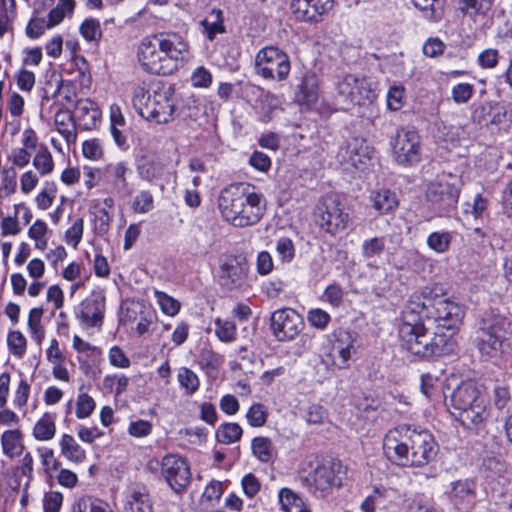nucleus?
<instances>
[{
  "mask_svg": "<svg viewBox=\"0 0 512 512\" xmlns=\"http://www.w3.org/2000/svg\"><path fill=\"white\" fill-rule=\"evenodd\" d=\"M383 451L392 464L422 467L435 458L437 444L428 430L402 425L387 432L383 439Z\"/></svg>",
  "mask_w": 512,
  "mask_h": 512,
  "instance_id": "1",
  "label": "nucleus"
},
{
  "mask_svg": "<svg viewBox=\"0 0 512 512\" xmlns=\"http://www.w3.org/2000/svg\"><path fill=\"white\" fill-rule=\"evenodd\" d=\"M401 347L411 354L423 359L452 354L456 341L451 335L435 332L429 333L422 317L409 309L407 301L402 311V323L398 329Z\"/></svg>",
  "mask_w": 512,
  "mask_h": 512,
  "instance_id": "2",
  "label": "nucleus"
},
{
  "mask_svg": "<svg viewBox=\"0 0 512 512\" xmlns=\"http://www.w3.org/2000/svg\"><path fill=\"white\" fill-rule=\"evenodd\" d=\"M188 52V45L176 33H157L144 37L137 50L143 70L151 74L168 75L178 66V61Z\"/></svg>",
  "mask_w": 512,
  "mask_h": 512,
  "instance_id": "3",
  "label": "nucleus"
},
{
  "mask_svg": "<svg viewBox=\"0 0 512 512\" xmlns=\"http://www.w3.org/2000/svg\"><path fill=\"white\" fill-rule=\"evenodd\" d=\"M218 207L225 221L240 228L257 224L265 211L262 196L255 186L248 183L223 188L218 197Z\"/></svg>",
  "mask_w": 512,
  "mask_h": 512,
  "instance_id": "4",
  "label": "nucleus"
},
{
  "mask_svg": "<svg viewBox=\"0 0 512 512\" xmlns=\"http://www.w3.org/2000/svg\"><path fill=\"white\" fill-rule=\"evenodd\" d=\"M442 294L439 286L424 287L410 296L409 309L416 311L423 320H432L438 329H446L453 337L464 317V309L458 303L443 298Z\"/></svg>",
  "mask_w": 512,
  "mask_h": 512,
  "instance_id": "5",
  "label": "nucleus"
},
{
  "mask_svg": "<svg viewBox=\"0 0 512 512\" xmlns=\"http://www.w3.org/2000/svg\"><path fill=\"white\" fill-rule=\"evenodd\" d=\"M512 323L504 315L486 312L474 332L473 345L483 361L499 360L510 347Z\"/></svg>",
  "mask_w": 512,
  "mask_h": 512,
  "instance_id": "6",
  "label": "nucleus"
},
{
  "mask_svg": "<svg viewBox=\"0 0 512 512\" xmlns=\"http://www.w3.org/2000/svg\"><path fill=\"white\" fill-rule=\"evenodd\" d=\"M132 103L136 111L145 119L157 123H168L173 119L176 98L173 85L162 84L151 94L144 86L133 90Z\"/></svg>",
  "mask_w": 512,
  "mask_h": 512,
  "instance_id": "7",
  "label": "nucleus"
},
{
  "mask_svg": "<svg viewBox=\"0 0 512 512\" xmlns=\"http://www.w3.org/2000/svg\"><path fill=\"white\" fill-rule=\"evenodd\" d=\"M451 414L465 428L478 427L486 418V403L477 384L465 381L459 384L449 398Z\"/></svg>",
  "mask_w": 512,
  "mask_h": 512,
  "instance_id": "8",
  "label": "nucleus"
},
{
  "mask_svg": "<svg viewBox=\"0 0 512 512\" xmlns=\"http://www.w3.org/2000/svg\"><path fill=\"white\" fill-rule=\"evenodd\" d=\"M345 467L339 460L329 459L310 465L309 470L303 469L299 481L304 488L317 498L328 496L334 488L342 486Z\"/></svg>",
  "mask_w": 512,
  "mask_h": 512,
  "instance_id": "9",
  "label": "nucleus"
},
{
  "mask_svg": "<svg viewBox=\"0 0 512 512\" xmlns=\"http://www.w3.org/2000/svg\"><path fill=\"white\" fill-rule=\"evenodd\" d=\"M350 221L349 208L339 196H326L317 204L315 222L322 231L336 235L345 231Z\"/></svg>",
  "mask_w": 512,
  "mask_h": 512,
  "instance_id": "10",
  "label": "nucleus"
},
{
  "mask_svg": "<svg viewBox=\"0 0 512 512\" xmlns=\"http://www.w3.org/2000/svg\"><path fill=\"white\" fill-rule=\"evenodd\" d=\"M336 97L344 109L370 105L377 98L372 82L365 76L346 74L336 83Z\"/></svg>",
  "mask_w": 512,
  "mask_h": 512,
  "instance_id": "11",
  "label": "nucleus"
},
{
  "mask_svg": "<svg viewBox=\"0 0 512 512\" xmlns=\"http://www.w3.org/2000/svg\"><path fill=\"white\" fill-rule=\"evenodd\" d=\"M289 56L274 46L262 48L255 57V70L264 79L283 81L290 72Z\"/></svg>",
  "mask_w": 512,
  "mask_h": 512,
  "instance_id": "12",
  "label": "nucleus"
},
{
  "mask_svg": "<svg viewBox=\"0 0 512 512\" xmlns=\"http://www.w3.org/2000/svg\"><path fill=\"white\" fill-rule=\"evenodd\" d=\"M395 161L401 165H413L420 161V136L414 129L401 128L391 140Z\"/></svg>",
  "mask_w": 512,
  "mask_h": 512,
  "instance_id": "13",
  "label": "nucleus"
},
{
  "mask_svg": "<svg viewBox=\"0 0 512 512\" xmlns=\"http://www.w3.org/2000/svg\"><path fill=\"white\" fill-rule=\"evenodd\" d=\"M219 284L227 291L240 290L246 283L249 265L243 255H226L221 259Z\"/></svg>",
  "mask_w": 512,
  "mask_h": 512,
  "instance_id": "14",
  "label": "nucleus"
},
{
  "mask_svg": "<svg viewBox=\"0 0 512 512\" xmlns=\"http://www.w3.org/2000/svg\"><path fill=\"white\" fill-rule=\"evenodd\" d=\"M355 342V332L342 328L335 330L330 351L322 356V363L339 369L347 367L351 355L356 351Z\"/></svg>",
  "mask_w": 512,
  "mask_h": 512,
  "instance_id": "15",
  "label": "nucleus"
},
{
  "mask_svg": "<svg viewBox=\"0 0 512 512\" xmlns=\"http://www.w3.org/2000/svg\"><path fill=\"white\" fill-rule=\"evenodd\" d=\"M161 473L171 487L177 493H183L190 484V467L183 457L175 454H168L162 458Z\"/></svg>",
  "mask_w": 512,
  "mask_h": 512,
  "instance_id": "16",
  "label": "nucleus"
},
{
  "mask_svg": "<svg viewBox=\"0 0 512 512\" xmlns=\"http://www.w3.org/2000/svg\"><path fill=\"white\" fill-rule=\"evenodd\" d=\"M426 198L439 216H446L456 208L459 189L448 182H433L427 188Z\"/></svg>",
  "mask_w": 512,
  "mask_h": 512,
  "instance_id": "17",
  "label": "nucleus"
},
{
  "mask_svg": "<svg viewBox=\"0 0 512 512\" xmlns=\"http://www.w3.org/2000/svg\"><path fill=\"white\" fill-rule=\"evenodd\" d=\"M271 329L278 341L293 340L303 329V318L291 308L276 310L271 315Z\"/></svg>",
  "mask_w": 512,
  "mask_h": 512,
  "instance_id": "18",
  "label": "nucleus"
},
{
  "mask_svg": "<svg viewBox=\"0 0 512 512\" xmlns=\"http://www.w3.org/2000/svg\"><path fill=\"white\" fill-rule=\"evenodd\" d=\"M338 157L342 164L363 170L371 160V149L363 139L355 137L340 148Z\"/></svg>",
  "mask_w": 512,
  "mask_h": 512,
  "instance_id": "19",
  "label": "nucleus"
},
{
  "mask_svg": "<svg viewBox=\"0 0 512 512\" xmlns=\"http://www.w3.org/2000/svg\"><path fill=\"white\" fill-rule=\"evenodd\" d=\"M334 0H292L291 9L298 20L318 23L332 10Z\"/></svg>",
  "mask_w": 512,
  "mask_h": 512,
  "instance_id": "20",
  "label": "nucleus"
},
{
  "mask_svg": "<svg viewBox=\"0 0 512 512\" xmlns=\"http://www.w3.org/2000/svg\"><path fill=\"white\" fill-rule=\"evenodd\" d=\"M477 484L472 479H462L451 483L449 499L459 512H471L477 502Z\"/></svg>",
  "mask_w": 512,
  "mask_h": 512,
  "instance_id": "21",
  "label": "nucleus"
},
{
  "mask_svg": "<svg viewBox=\"0 0 512 512\" xmlns=\"http://www.w3.org/2000/svg\"><path fill=\"white\" fill-rule=\"evenodd\" d=\"M73 115L76 125L81 130L95 129L101 121V111L97 104L90 99L78 100Z\"/></svg>",
  "mask_w": 512,
  "mask_h": 512,
  "instance_id": "22",
  "label": "nucleus"
},
{
  "mask_svg": "<svg viewBox=\"0 0 512 512\" xmlns=\"http://www.w3.org/2000/svg\"><path fill=\"white\" fill-rule=\"evenodd\" d=\"M506 118L507 110L505 106L500 103H481L472 113L473 121L484 126L501 124L506 121Z\"/></svg>",
  "mask_w": 512,
  "mask_h": 512,
  "instance_id": "23",
  "label": "nucleus"
},
{
  "mask_svg": "<svg viewBox=\"0 0 512 512\" xmlns=\"http://www.w3.org/2000/svg\"><path fill=\"white\" fill-rule=\"evenodd\" d=\"M104 301L91 298L81 302L76 310V316L86 327L101 325L103 319Z\"/></svg>",
  "mask_w": 512,
  "mask_h": 512,
  "instance_id": "24",
  "label": "nucleus"
},
{
  "mask_svg": "<svg viewBox=\"0 0 512 512\" xmlns=\"http://www.w3.org/2000/svg\"><path fill=\"white\" fill-rule=\"evenodd\" d=\"M54 122L58 132L65 138L67 143L76 142V122L73 113L66 107L61 106L55 114Z\"/></svg>",
  "mask_w": 512,
  "mask_h": 512,
  "instance_id": "25",
  "label": "nucleus"
},
{
  "mask_svg": "<svg viewBox=\"0 0 512 512\" xmlns=\"http://www.w3.org/2000/svg\"><path fill=\"white\" fill-rule=\"evenodd\" d=\"M369 198L372 207L379 212V214L393 212L399 205L397 194L385 188L372 191Z\"/></svg>",
  "mask_w": 512,
  "mask_h": 512,
  "instance_id": "26",
  "label": "nucleus"
},
{
  "mask_svg": "<svg viewBox=\"0 0 512 512\" xmlns=\"http://www.w3.org/2000/svg\"><path fill=\"white\" fill-rule=\"evenodd\" d=\"M495 0H458V10L473 21L486 17Z\"/></svg>",
  "mask_w": 512,
  "mask_h": 512,
  "instance_id": "27",
  "label": "nucleus"
},
{
  "mask_svg": "<svg viewBox=\"0 0 512 512\" xmlns=\"http://www.w3.org/2000/svg\"><path fill=\"white\" fill-rule=\"evenodd\" d=\"M297 99L307 105L315 103L318 99V83L315 74L305 73L298 85Z\"/></svg>",
  "mask_w": 512,
  "mask_h": 512,
  "instance_id": "28",
  "label": "nucleus"
},
{
  "mask_svg": "<svg viewBox=\"0 0 512 512\" xmlns=\"http://www.w3.org/2000/svg\"><path fill=\"white\" fill-rule=\"evenodd\" d=\"M60 448L61 454L71 462L82 463L86 459L85 450L69 434L62 435Z\"/></svg>",
  "mask_w": 512,
  "mask_h": 512,
  "instance_id": "29",
  "label": "nucleus"
},
{
  "mask_svg": "<svg viewBox=\"0 0 512 512\" xmlns=\"http://www.w3.org/2000/svg\"><path fill=\"white\" fill-rule=\"evenodd\" d=\"M223 21V12L220 9H213L209 16L201 21L204 32L210 41H213L217 34L225 33Z\"/></svg>",
  "mask_w": 512,
  "mask_h": 512,
  "instance_id": "30",
  "label": "nucleus"
},
{
  "mask_svg": "<svg viewBox=\"0 0 512 512\" xmlns=\"http://www.w3.org/2000/svg\"><path fill=\"white\" fill-rule=\"evenodd\" d=\"M279 502L285 512H310L302 498L289 488L279 491Z\"/></svg>",
  "mask_w": 512,
  "mask_h": 512,
  "instance_id": "31",
  "label": "nucleus"
},
{
  "mask_svg": "<svg viewBox=\"0 0 512 512\" xmlns=\"http://www.w3.org/2000/svg\"><path fill=\"white\" fill-rule=\"evenodd\" d=\"M253 455L262 463L272 461L276 455V451L272 441L267 437H255L251 443Z\"/></svg>",
  "mask_w": 512,
  "mask_h": 512,
  "instance_id": "32",
  "label": "nucleus"
},
{
  "mask_svg": "<svg viewBox=\"0 0 512 512\" xmlns=\"http://www.w3.org/2000/svg\"><path fill=\"white\" fill-rule=\"evenodd\" d=\"M139 176L147 181L159 178L163 172V166L152 157H142L137 165Z\"/></svg>",
  "mask_w": 512,
  "mask_h": 512,
  "instance_id": "33",
  "label": "nucleus"
},
{
  "mask_svg": "<svg viewBox=\"0 0 512 512\" xmlns=\"http://www.w3.org/2000/svg\"><path fill=\"white\" fill-rule=\"evenodd\" d=\"M56 433V426L54 417L45 413L35 424L33 429V436L40 441H47L52 439Z\"/></svg>",
  "mask_w": 512,
  "mask_h": 512,
  "instance_id": "34",
  "label": "nucleus"
},
{
  "mask_svg": "<svg viewBox=\"0 0 512 512\" xmlns=\"http://www.w3.org/2000/svg\"><path fill=\"white\" fill-rule=\"evenodd\" d=\"M72 512H113L109 505L99 498L86 496L80 498L72 508Z\"/></svg>",
  "mask_w": 512,
  "mask_h": 512,
  "instance_id": "35",
  "label": "nucleus"
},
{
  "mask_svg": "<svg viewBox=\"0 0 512 512\" xmlns=\"http://www.w3.org/2000/svg\"><path fill=\"white\" fill-rule=\"evenodd\" d=\"M243 430L237 423H223L216 430V439L223 444H232L239 441Z\"/></svg>",
  "mask_w": 512,
  "mask_h": 512,
  "instance_id": "36",
  "label": "nucleus"
},
{
  "mask_svg": "<svg viewBox=\"0 0 512 512\" xmlns=\"http://www.w3.org/2000/svg\"><path fill=\"white\" fill-rule=\"evenodd\" d=\"M74 7V0H58L56 7H54L48 14V28H52L60 24L67 14L73 13Z\"/></svg>",
  "mask_w": 512,
  "mask_h": 512,
  "instance_id": "37",
  "label": "nucleus"
},
{
  "mask_svg": "<svg viewBox=\"0 0 512 512\" xmlns=\"http://www.w3.org/2000/svg\"><path fill=\"white\" fill-rule=\"evenodd\" d=\"M17 171L14 167L0 168V189L5 196H10L16 192Z\"/></svg>",
  "mask_w": 512,
  "mask_h": 512,
  "instance_id": "38",
  "label": "nucleus"
},
{
  "mask_svg": "<svg viewBox=\"0 0 512 512\" xmlns=\"http://www.w3.org/2000/svg\"><path fill=\"white\" fill-rule=\"evenodd\" d=\"M416 8L423 12L424 18L437 22L442 18V10L437 6L439 0H412Z\"/></svg>",
  "mask_w": 512,
  "mask_h": 512,
  "instance_id": "39",
  "label": "nucleus"
},
{
  "mask_svg": "<svg viewBox=\"0 0 512 512\" xmlns=\"http://www.w3.org/2000/svg\"><path fill=\"white\" fill-rule=\"evenodd\" d=\"M452 241V234L448 231L432 232L427 238V245L436 253L448 251Z\"/></svg>",
  "mask_w": 512,
  "mask_h": 512,
  "instance_id": "40",
  "label": "nucleus"
},
{
  "mask_svg": "<svg viewBox=\"0 0 512 512\" xmlns=\"http://www.w3.org/2000/svg\"><path fill=\"white\" fill-rule=\"evenodd\" d=\"M215 334L222 342H233L236 339V325L232 321L218 318L215 321Z\"/></svg>",
  "mask_w": 512,
  "mask_h": 512,
  "instance_id": "41",
  "label": "nucleus"
},
{
  "mask_svg": "<svg viewBox=\"0 0 512 512\" xmlns=\"http://www.w3.org/2000/svg\"><path fill=\"white\" fill-rule=\"evenodd\" d=\"M7 344L10 352L22 358L26 352L27 340L25 336L18 330L10 331L7 337Z\"/></svg>",
  "mask_w": 512,
  "mask_h": 512,
  "instance_id": "42",
  "label": "nucleus"
},
{
  "mask_svg": "<svg viewBox=\"0 0 512 512\" xmlns=\"http://www.w3.org/2000/svg\"><path fill=\"white\" fill-rule=\"evenodd\" d=\"M21 437V433L19 430H7L2 434L1 442L3 452L9 456L13 457L20 452H17V448L19 446V440Z\"/></svg>",
  "mask_w": 512,
  "mask_h": 512,
  "instance_id": "43",
  "label": "nucleus"
},
{
  "mask_svg": "<svg viewBox=\"0 0 512 512\" xmlns=\"http://www.w3.org/2000/svg\"><path fill=\"white\" fill-rule=\"evenodd\" d=\"M178 380L180 385L186 389V392L189 395L194 394L199 388V379L189 368L183 367L179 370Z\"/></svg>",
  "mask_w": 512,
  "mask_h": 512,
  "instance_id": "44",
  "label": "nucleus"
},
{
  "mask_svg": "<svg viewBox=\"0 0 512 512\" xmlns=\"http://www.w3.org/2000/svg\"><path fill=\"white\" fill-rule=\"evenodd\" d=\"M94 231L98 235H104L110 227L111 217L106 208L94 206Z\"/></svg>",
  "mask_w": 512,
  "mask_h": 512,
  "instance_id": "45",
  "label": "nucleus"
},
{
  "mask_svg": "<svg viewBox=\"0 0 512 512\" xmlns=\"http://www.w3.org/2000/svg\"><path fill=\"white\" fill-rule=\"evenodd\" d=\"M80 34L89 42L99 41L102 36L99 21L93 18L86 19L80 26Z\"/></svg>",
  "mask_w": 512,
  "mask_h": 512,
  "instance_id": "46",
  "label": "nucleus"
},
{
  "mask_svg": "<svg viewBox=\"0 0 512 512\" xmlns=\"http://www.w3.org/2000/svg\"><path fill=\"white\" fill-rule=\"evenodd\" d=\"M33 166L41 175L51 173L54 167L51 153L47 149L39 151L33 158Z\"/></svg>",
  "mask_w": 512,
  "mask_h": 512,
  "instance_id": "47",
  "label": "nucleus"
},
{
  "mask_svg": "<svg viewBox=\"0 0 512 512\" xmlns=\"http://www.w3.org/2000/svg\"><path fill=\"white\" fill-rule=\"evenodd\" d=\"M268 412L261 403L253 404L247 412V420L253 427H261L267 421Z\"/></svg>",
  "mask_w": 512,
  "mask_h": 512,
  "instance_id": "48",
  "label": "nucleus"
},
{
  "mask_svg": "<svg viewBox=\"0 0 512 512\" xmlns=\"http://www.w3.org/2000/svg\"><path fill=\"white\" fill-rule=\"evenodd\" d=\"M473 94L474 86L470 83H458L451 90V97L456 104L467 103Z\"/></svg>",
  "mask_w": 512,
  "mask_h": 512,
  "instance_id": "49",
  "label": "nucleus"
},
{
  "mask_svg": "<svg viewBox=\"0 0 512 512\" xmlns=\"http://www.w3.org/2000/svg\"><path fill=\"white\" fill-rule=\"evenodd\" d=\"M76 416L79 419L89 417L95 409L94 399L86 393H81L78 396L76 403Z\"/></svg>",
  "mask_w": 512,
  "mask_h": 512,
  "instance_id": "50",
  "label": "nucleus"
},
{
  "mask_svg": "<svg viewBox=\"0 0 512 512\" xmlns=\"http://www.w3.org/2000/svg\"><path fill=\"white\" fill-rule=\"evenodd\" d=\"M131 498L130 508L133 512H152L149 495L145 491H134Z\"/></svg>",
  "mask_w": 512,
  "mask_h": 512,
  "instance_id": "51",
  "label": "nucleus"
},
{
  "mask_svg": "<svg viewBox=\"0 0 512 512\" xmlns=\"http://www.w3.org/2000/svg\"><path fill=\"white\" fill-rule=\"evenodd\" d=\"M158 303L162 311L169 316H174L179 312L180 303L173 297L164 292H156Z\"/></svg>",
  "mask_w": 512,
  "mask_h": 512,
  "instance_id": "52",
  "label": "nucleus"
},
{
  "mask_svg": "<svg viewBox=\"0 0 512 512\" xmlns=\"http://www.w3.org/2000/svg\"><path fill=\"white\" fill-rule=\"evenodd\" d=\"M133 209L137 213H147L153 209V196L149 191H141L133 201Z\"/></svg>",
  "mask_w": 512,
  "mask_h": 512,
  "instance_id": "53",
  "label": "nucleus"
},
{
  "mask_svg": "<svg viewBox=\"0 0 512 512\" xmlns=\"http://www.w3.org/2000/svg\"><path fill=\"white\" fill-rule=\"evenodd\" d=\"M439 377L433 373H424L420 379V391L426 398H431L437 390Z\"/></svg>",
  "mask_w": 512,
  "mask_h": 512,
  "instance_id": "54",
  "label": "nucleus"
},
{
  "mask_svg": "<svg viewBox=\"0 0 512 512\" xmlns=\"http://www.w3.org/2000/svg\"><path fill=\"white\" fill-rule=\"evenodd\" d=\"M385 248L384 238L374 237L363 243V255L366 258L379 256Z\"/></svg>",
  "mask_w": 512,
  "mask_h": 512,
  "instance_id": "55",
  "label": "nucleus"
},
{
  "mask_svg": "<svg viewBox=\"0 0 512 512\" xmlns=\"http://www.w3.org/2000/svg\"><path fill=\"white\" fill-rule=\"evenodd\" d=\"M191 82L194 87L207 88L212 83V75L204 66H199L192 73Z\"/></svg>",
  "mask_w": 512,
  "mask_h": 512,
  "instance_id": "56",
  "label": "nucleus"
},
{
  "mask_svg": "<svg viewBox=\"0 0 512 512\" xmlns=\"http://www.w3.org/2000/svg\"><path fill=\"white\" fill-rule=\"evenodd\" d=\"M129 171V168L126 166L124 162H117L114 164H109L107 166V173L112 176L116 181H118L122 188H127L128 183L126 180V173Z\"/></svg>",
  "mask_w": 512,
  "mask_h": 512,
  "instance_id": "57",
  "label": "nucleus"
},
{
  "mask_svg": "<svg viewBox=\"0 0 512 512\" xmlns=\"http://www.w3.org/2000/svg\"><path fill=\"white\" fill-rule=\"evenodd\" d=\"M84 222L82 218H78L75 220L73 225L66 231L65 240L67 243H72L74 247H76L83 235Z\"/></svg>",
  "mask_w": 512,
  "mask_h": 512,
  "instance_id": "58",
  "label": "nucleus"
},
{
  "mask_svg": "<svg viewBox=\"0 0 512 512\" xmlns=\"http://www.w3.org/2000/svg\"><path fill=\"white\" fill-rule=\"evenodd\" d=\"M276 251L284 262H289L294 257V245L289 238H280L276 244Z\"/></svg>",
  "mask_w": 512,
  "mask_h": 512,
  "instance_id": "59",
  "label": "nucleus"
},
{
  "mask_svg": "<svg viewBox=\"0 0 512 512\" xmlns=\"http://www.w3.org/2000/svg\"><path fill=\"white\" fill-rule=\"evenodd\" d=\"M31 153L26 148H15L8 155V160L12 162V167L23 168L29 164Z\"/></svg>",
  "mask_w": 512,
  "mask_h": 512,
  "instance_id": "60",
  "label": "nucleus"
},
{
  "mask_svg": "<svg viewBox=\"0 0 512 512\" xmlns=\"http://www.w3.org/2000/svg\"><path fill=\"white\" fill-rule=\"evenodd\" d=\"M48 28V21L44 18H33L26 27V34L32 39L39 38Z\"/></svg>",
  "mask_w": 512,
  "mask_h": 512,
  "instance_id": "61",
  "label": "nucleus"
},
{
  "mask_svg": "<svg viewBox=\"0 0 512 512\" xmlns=\"http://www.w3.org/2000/svg\"><path fill=\"white\" fill-rule=\"evenodd\" d=\"M308 321L311 326L324 329L330 321V315L322 309H313L308 313Z\"/></svg>",
  "mask_w": 512,
  "mask_h": 512,
  "instance_id": "62",
  "label": "nucleus"
},
{
  "mask_svg": "<svg viewBox=\"0 0 512 512\" xmlns=\"http://www.w3.org/2000/svg\"><path fill=\"white\" fill-rule=\"evenodd\" d=\"M241 484L245 495L249 498H253L261 487L258 478L252 473L246 474L242 478Z\"/></svg>",
  "mask_w": 512,
  "mask_h": 512,
  "instance_id": "63",
  "label": "nucleus"
},
{
  "mask_svg": "<svg viewBox=\"0 0 512 512\" xmlns=\"http://www.w3.org/2000/svg\"><path fill=\"white\" fill-rule=\"evenodd\" d=\"M63 502V496L60 492H49L44 497L45 512H59Z\"/></svg>",
  "mask_w": 512,
  "mask_h": 512,
  "instance_id": "64",
  "label": "nucleus"
}]
</instances>
